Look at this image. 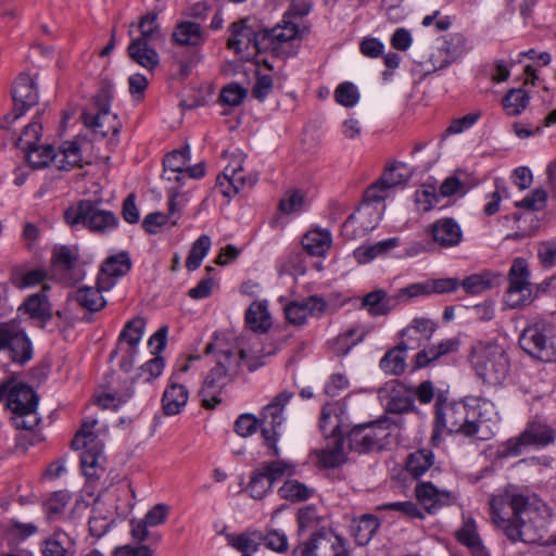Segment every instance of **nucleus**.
Returning a JSON list of instances; mask_svg holds the SVG:
<instances>
[{
	"instance_id": "obj_1",
	"label": "nucleus",
	"mask_w": 556,
	"mask_h": 556,
	"mask_svg": "<svg viewBox=\"0 0 556 556\" xmlns=\"http://www.w3.org/2000/svg\"><path fill=\"white\" fill-rule=\"evenodd\" d=\"M492 523L513 543L535 544L544 539V519L527 492L508 485L490 498Z\"/></svg>"
},
{
	"instance_id": "obj_2",
	"label": "nucleus",
	"mask_w": 556,
	"mask_h": 556,
	"mask_svg": "<svg viewBox=\"0 0 556 556\" xmlns=\"http://www.w3.org/2000/svg\"><path fill=\"white\" fill-rule=\"evenodd\" d=\"M229 33L227 47L243 61H252L258 53L266 51L279 54L283 43L296 38L299 26L283 18L281 24L267 28L256 18L247 17L232 23L229 26Z\"/></svg>"
},
{
	"instance_id": "obj_3",
	"label": "nucleus",
	"mask_w": 556,
	"mask_h": 556,
	"mask_svg": "<svg viewBox=\"0 0 556 556\" xmlns=\"http://www.w3.org/2000/svg\"><path fill=\"white\" fill-rule=\"evenodd\" d=\"M205 353L214 354L216 364L205 377L199 394L203 407L213 409L222 402L223 388L238 375L247 352L235 343L216 339L206 345Z\"/></svg>"
},
{
	"instance_id": "obj_4",
	"label": "nucleus",
	"mask_w": 556,
	"mask_h": 556,
	"mask_svg": "<svg viewBox=\"0 0 556 556\" xmlns=\"http://www.w3.org/2000/svg\"><path fill=\"white\" fill-rule=\"evenodd\" d=\"M486 404V402H477L475 405L447 403L438 407L431 437L432 442L438 444L443 432L460 433L465 437H477L483 440L484 438L479 435V430L482 425L481 408Z\"/></svg>"
},
{
	"instance_id": "obj_5",
	"label": "nucleus",
	"mask_w": 556,
	"mask_h": 556,
	"mask_svg": "<svg viewBox=\"0 0 556 556\" xmlns=\"http://www.w3.org/2000/svg\"><path fill=\"white\" fill-rule=\"evenodd\" d=\"M9 387V382L0 384V400L7 397L8 407L14 414V425L26 430L34 429L40 421L37 414V394L25 383Z\"/></svg>"
},
{
	"instance_id": "obj_6",
	"label": "nucleus",
	"mask_w": 556,
	"mask_h": 556,
	"mask_svg": "<svg viewBox=\"0 0 556 556\" xmlns=\"http://www.w3.org/2000/svg\"><path fill=\"white\" fill-rule=\"evenodd\" d=\"M471 365L477 375L490 384L502 383L509 372V359L503 346L479 342L472 348Z\"/></svg>"
},
{
	"instance_id": "obj_7",
	"label": "nucleus",
	"mask_w": 556,
	"mask_h": 556,
	"mask_svg": "<svg viewBox=\"0 0 556 556\" xmlns=\"http://www.w3.org/2000/svg\"><path fill=\"white\" fill-rule=\"evenodd\" d=\"M140 36L134 38L127 48L129 58L148 71H153L160 63L156 50L152 42L163 39L157 24V13L151 12L142 15L138 22Z\"/></svg>"
},
{
	"instance_id": "obj_8",
	"label": "nucleus",
	"mask_w": 556,
	"mask_h": 556,
	"mask_svg": "<svg viewBox=\"0 0 556 556\" xmlns=\"http://www.w3.org/2000/svg\"><path fill=\"white\" fill-rule=\"evenodd\" d=\"M98 424L96 418H86L83 420L80 429L76 432L72 447L83 450L80 455V466L84 475L88 479H98L100 471H103L101 460L103 457V444L93 432Z\"/></svg>"
},
{
	"instance_id": "obj_9",
	"label": "nucleus",
	"mask_w": 556,
	"mask_h": 556,
	"mask_svg": "<svg viewBox=\"0 0 556 556\" xmlns=\"http://www.w3.org/2000/svg\"><path fill=\"white\" fill-rule=\"evenodd\" d=\"M519 345L532 358L553 362L556 359V329L545 321L529 325L519 337Z\"/></svg>"
},
{
	"instance_id": "obj_10",
	"label": "nucleus",
	"mask_w": 556,
	"mask_h": 556,
	"mask_svg": "<svg viewBox=\"0 0 556 556\" xmlns=\"http://www.w3.org/2000/svg\"><path fill=\"white\" fill-rule=\"evenodd\" d=\"M64 219L71 226L83 225L96 232H105L118 225L114 213L101 210L99 204L84 200L64 212Z\"/></svg>"
},
{
	"instance_id": "obj_11",
	"label": "nucleus",
	"mask_w": 556,
	"mask_h": 556,
	"mask_svg": "<svg viewBox=\"0 0 556 556\" xmlns=\"http://www.w3.org/2000/svg\"><path fill=\"white\" fill-rule=\"evenodd\" d=\"M555 441L554 430L541 421H531L526 429L516 438L504 442L498 448L501 457L518 456L526 446H546Z\"/></svg>"
},
{
	"instance_id": "obj_12",
	"label": "nucleus",
	"mask_w": 556,
	"mask_h": 556,
	"mask_svg": "<svg viewBox=\"0 0 556 556\" xmlns=\"http://www.w3.org/2000/svg\"><path fill=\"white\" fill-rule=\"evenodd\" d=\"M0 351H7L9 358L18 365L33 358L31 341L16 320L0 323Z\"/></svg>"
},
{
	"instance_id": "obj_13",
	"label": "nucleus",
	"mask_w": 556,
	"mask_h": 556,
	"mask_svg": "<svg viewBox=\"0 0 556 556\" xmlns=\"http://www.w3.org/2000/svg\"><path fill=\"white\" fill-rule=\"evenodd\" d=\"M293 393L282 391L277 394L271 402L266 405L261 413L262 437L266 445L271 450V455L278 457L280 450L277 446L279 437L278 428L283 424L282 416L286 405L292 399Z\"/></svg>"
},
{
	"instance_id": "obj_14",
	"label": "nucleus",
	"mask_w": 556,
	"mask_h": 556,
	"mask_svg": "<svg viewBox=\"0 0 556 556\" xmlns=\"http://www.w3.org/2000/svg\"><path fill=\"white\" fill-rule=\"evenodd\" d=\"M146 331V320L141 317H136L126 323L122 332L119 333L116 348L111 352L110 359L112 361L118 354H122L119 367L124 371H129L134 367L135 356L138 352L139 343Z\"/></svg>"
},
{
	"instance_id": "obj_15",
	"label": "nucleus",
	"mask_w": 556,
	"mask_h": 556,
	"mask_svg": "<svg viewBox=\"0 0 556 556\" xmlns=\"http://www.w3.org/2000/svg\"><path fill=\"white\" fill-rule=\"evenodd\" d=\"M530 273L525 258H516L508 273V288L505 303L511 308L529 305L532 301Z\"/></svg>"
},
{
	"instance_id": "obj_16",
	"label": "nucleus",
	"mask_w": 556,
	"mask_h": 556,
	"mask_svg": "<svg viewBox=\"0 0 556 556\" xmlns=\"http://www.w3.org/2000/svg\"><path fill=\"white\" fill-rule=\"evenodd\" d=\"M429 243L438 250H451L459 247L464 241V231L459 223L453 217H442L425 228Z\"/></svg>"
},
{
	"instance_id": "obj_17",
	"label": "nucleus",
	"mask_w": 556,
	"mask_h": 556,
	"mask_svg": "<svg viewBox=\"0 0 556 556\" xmlns=\"http://www.w3.org/2000/svg\"><path fill=\"white\" fill-rule=\"evenodd\" d=\"M387 435L388 432L382 422L374 421L354 426L348 434V441L351 450L369 453L380 450Z\"/></svg>"
},
{
	"instance_id": "obj_18",
	"label": "nucleus",
	"mask_w": 556,
	"mask_h": 556,
	"mask_svg": "<svg viewBox=\"0 0 556 556\" xmlns=\"http://www.w3.org/2000/svg\"><path fill=\"white\" fill-rule=\"evenodd\" d=\"M418 503L428 514H435L442 507L455 503L456 495L447 490L438 489L432 482H420L415 486Z\"/></svg>"
},
{
	"instance_id": "obj_19",
	"label": "nucleus",
	"mask_w": 556,
	"mask_h": 556,
	"mask_svg": "<svg viewBox=\"0 0 556 556\" xmlns=\"http://www.w3.org/2000/svg\"><path fill=\"white\" fill-rule=\"evenodd\" d=\"M401 293L402 288L391 296L388 295L386 290L377 289L363 296L361 306L367 309L368 314L372 317L386 316L401 303L410 300L406 295L402 296Z\"/></svg>"
},
{
	"instance_id": "obj_20",
	"label": "nucleus",
	"mask_w": 556,
	"mask_h": 556,
	"mask_svg": "<svg viewBox=\"0 0 556 556\" xmlns=\"http://www.w3.org/2000/svg\"><path fill=\"white\" fill-rule=\"evenodd\" d=\"M131 268V260L127 252H121L109 256L101 265L98 274V286L104 290H111L116 280L125 276Z\"/></svg>"
},
{
	"instance_id": "obj_21",
	"label": "nucleus",
	"mask_w": 556,
	"mask_h": 556,
	"mask_svg": "<svg viewBox=\"0 0 556 556\" xmlns=\"http://www.w3.org/2000/svg\"><path fill=\"white\" fill-rule=\"evenodd\" d=\"M378 223L377 212L367 205L348 217L341 227V235L348 240H354L374 230Z\"/></svg>"
},
{
	"instance_id": "obj_22",
	"label": "nucleus",
	"mask_w": 556,
	"mask_h": 556,
	"mask_svg": "<svg viewBox=\"0 0 556 556\" xmlns=\"http://www.w3.org/2000/svg\"><path fill=\"white\" fill-rule=\"evenodd\" d=\"M327 308L326 301L318 296L312 295L303 301L290 302L285 307L287 320L295 326L305 324L308 316H320Z\"/></svg>"
},
{
	"instance_id": "obj_23",
	"label": "nucleus",
	"mask_w": 556,
	"mask_h": 556,
	"mask_svg": "<svg viewBox=\"0 0 556 556\" xmlns=\"http://www.w3.org/2000/svg\"><path fill=\"white\" fill-rule=\"evenodd\" d=\"M258 180L257 175H250L245 177L243 175V168L240 164L228 165L222 175L217 177V188L222 194L226 198H231L239 192V190L245 186L253 187Z\"/></svg>"
},
{
	"instance_id": "obj_24",
	"label": "nucleus",
	"mask_w": 556,
	"mask_h": 556,
	"mask_svg": "<svg viewBox=\"0 0 556 556\" xmlns=\"http://www.w3.org/2000/svg\"><path fill=\"white\" fill-rule=\"evenodd\" d=\"M13 106L22 109L26 113L38 104V87L34 78L26 73H21L12 87Z\"/></svg>"
},
{
	"instance_id": "obj_25",
	"label": "nucleus",
	"mask_w": 556,
	"mask_h": 556,
	"mask_svg": "<svg viewBox=\"0 0 556 556\" xmlns=\"http://www.w3.org/2000/svg\"><path fill=\"white\" fill-rule=\"evenodd\" d=\"M459 280L457 278L429 279L424 282H416L402 288L401 295H406L413 299L433 293H453L459 288Z\"/></svg>"
},
{
	"instance_id": "obj_26",
	"label": "nucleus",
	"mask_w": 556,
	"mask_h": 556,
	"mask_svg": "<svg viewBox=\"0 0 556 556\" xmlns=\"http://www.w3.org/2000/svg\"><path fill=\"white\" fill-rule=\"evenodd\" d=\"M81 119L85 126L91 128L94 134L100 135L102 138L109 135L116 136L122 129V123L117 114L108 111H98L97 114L83 112Z\"/></svg>"
},
{
	"instance_id": "obj_27",
	"label": "nucleus",
	"mask_w": 556,
	"mask_h": 556,
	"mask_svg": "<svg viewBox=\"0 0 556 556\" xmlns=\"http://www.w3.org/2000/svg\"><path fill=\"white\" fill-rule=\"evenodd\" d=\"M437 328L438 324L434 320L425 317H416L406 328L401 330L400 334L402 338H405V340H403L404 342L415 345V350L430 341Z\"/></svg>"
},
{
	"instance_id": "obj_28",
	"label": "nucleus",
	"mask_w": 556,
	"mask_h": 556,
	"mask_svg": "<svg viewBox=\"0 0 556 556\" xmlns=\"http://www.w3.org/2000/svg\"><path fill=\"white\" fill-rule=\"evenodd\" d=\"M396 166H391L384 174L372 184L365 192V200L367 202H380L388 197L387 191L399 185H404L408 177L396 172Z\"/></svg>"
},
{
	"instance_id": "obj_29",
	"label": "nucleus",
	"mask_w": 556,
	"mask_h": 556,
	"mask_svg": "<svg viewBox=\"0 0 556 556\" xmlns=\"http://www.w3.org/2000/svg\"><path fill=\"white\" fill-rule=\"evenodd\" d=\"M457 541L467 546L472 556H491L483 545L472 518H464L462 527L456 531Z\"/></svg>"
},
{
	"instance_id": "obj_30",
	"label": "nucleus",
	"mask_w": 556,
	"mask_h": 556,
	"mask_svg": "<svg viewBox=\"0 0 556 556\" xmlns=\"http://www.w3.org/2000/svg\"><path fill=\"white\" fill-rule=\"evenodd\" d=\"M43 556H75V540L62 530H55L42 544Z\"/></svg>"
},
{
	"instance_id": "obj_31",
	"label": "nucleus",
	"mask_w": 556,
	"mask_h": 556,
	"mask_svg": "<svg viewBox=\"0 0 556 556\" xmlns=\"http://www.w3.org/2000/svg\"><path fill=\"white\" fill-rule=\"evenodd\" d=\"M414 346L401 341L395 348L389 350L380 359L381 370L387 375L401 376L406 369L405 352L414 350Z\"/></svg>"
},
{
	"instance_id": "obj_32",
	"label": "nucleus",
	"mask_w": 556,
	"mask_h": 556,
	"mask_svg": "<svg viewBox=\"0 0 556 556\" xmlns=\"http://www.w3.org/2000/svg\"><path fill=\"white\" fill-rule=\"evenodd\" d=\"M52 262L59 270L72 275L75 280H80L83 274L79 268V256L76 248L62 245L53 250Z\"/></svg>"
},
{
	"instance_id": "obj_33",
	"label": "nucleus",
	"mask_w": 556,
	"mask_h": 556,
	"mask_svg": "<svg viewBox=\"0 0 556 556\" xmlns=\"http://www.w3.org/2000/svg\"><path fill=\"white\" fill-rule=\"evenodd\" d=\"M20 311H24L31 319L42 324V327L52 318V307L43 291L29 295Z\"/></svg>"
},
{
	"instance_id": "obj_34",
	"label": "nucleus",
	"mask_w": 556,
	"mask_h": 556,
	"mask_svg": "<svg viewBox=\"0 0 556 556\" xmlns=\"http://www.w3.org/2000/svg\"><path fill=\"white\" fill-rule=\"evenodd\" d=\"M189 399L188 390L185 386L172 382L164 391L162 405L165 415L173 416L181 412Z\"/></svg>"
},
{
	"instance_id": "obj_35",
	"label": "nucleus",
	"mask_w": 556,
	"mask_h": 556,
	"mask_svg": "<svg viewBox=\"0 0 556 556\" xmlns=\"http://www.w3.org/2000/svg\"><path fill=\"white\" fill-rule=\"evenodd\" d=\"M173 40L179 46L200 47L204 41V33L200 24L191 21L178 23L173 31Z\"/></svg>"
},
{
	"instance_id": "obj_36",
	"label": "nucleus",
	"mask_w": 556,
	"mask_h": 556,
	"mask_svg": "<svg viewBox=\"0 0 556 556\" xmlns=\"http://www.w3.org/2000/svg\"><path fill=\"white\" fill-rule=\"evenodd\" d=\"M328 446L316 451L317 463L323 468H336L344 463L343 435L328 438Z\"/></svg>"
},
{
	"instance_id": "obj_37",
	"label": "nucleus",
	"mask_w": 556,
	"mask_h": 556,
	"mask_svg": "<svg viewBox=\"0 0 556 556\" xmlns=\"http://www.w3.org/2000/svg\"><path fill=\"white\" fill-rule=\"evenodd\" d=\"M400 244L397 237L389 238L370 245H361L353 252L358 264H367L377 257L388 254Z\"/></svg>"
},
{
	"instance_id": "obj_38",
	"label": "nucleus",
	"mask_w": 556,
	"mask_h": 556,
	"mask_svg": "<svg viewBox=\"0 0 556 556\" xmlns=\"http://www.w3.org/2000/svg\"><path fill=\"white\" fill-rule=\"evenodd\" d=\"M105 291L102 288L97 287H83L75 291L68 296V300L75 301L80 307L89 312L101 311L105 305L106 301L102 295Z\"/></svg>"
},
{
	"instance_id": "obj_39",
	"label": "nucleus",
	"mask_w": 556,
	"mask_h": 556,
	"mask_svg": "<svg viewBox=\"0 0 556 556\" xmlns=\"http://www.w3.org/2000/svg\"><path fill=\"white\" fill-rule=\"evenodd\" d=\"M331 235L327 230L307 231L303 239V249L312 256H324L331 247Z\"/></svg>"
},
{
	"instance_id": "obj_40",
	"label": "nucleus",
	"mask_w": 556,
	"mask_h": 556,
	"mask_svg": "<svg viewBox=\"0 0 556 556\" xmlns=\"http://www.w3.org/2000/svg\"><path fill=\"white\" fill-rule=\"evenodd\" d=\"M379 527V519L374 515L366 514L353 520L351 532L358 545H366Z\"/></svg>"
},
{
	"instance_id": "obj_41",
	"label": "nucleus",
	"mask_w": 556,
	"mask_h": 556,
	"mask_svg": "<svg viewBox=\"0 0 556 556\" xmlns=\"http://www.w3.org/2000/svg\"><path fill=\"white\" fill-rule=\"evenodd\" d=\"M498 278L500 275H495L490 271H483L466 277L462 282H459V285L468 294L477 295L493 288L496 285V280Z\"/></svg>"
},
{
	"instance_id": "obj_42",
	"label": "nucleus",
	"mask_w": 556,
	"mask_h": 556,
	"mask_svg": "<svg viewBox=\"0 0 556 556\" xmlns=\"http://www.w3.org/2000/svg\"><path fill=\"white\" fill-rule=\"evenodd\" d=\"M245 321L254 331L265 332L271 325L265 302H253L245 313Z\"/></svg>"
},
{
	"instance_id": "obj_43",
	"label": "nucleus",
	"mask_w": 556,
	"mask_h": 556,
	"mask_svg": "<svg viewBox=\"0 0 556 556\" xmlns=\"http://www.w3.org/2000/svg\"><path fill=\"white\" fill-rule=\"evenodd\" d=\"M315 548H317V556H350L345 542L341 536H328L320 531Z\"/></svg>"
},
{
	"instance_id": "obj_44",
	"label": "nucleus",
	"mask_w": 556,
	"mask_h": 556,
	"mask_svg": "<svg viewBox=\"0 0 556 556\" xmlns=\"http://www.w3.org/2000/svg\"><path fill=\"white\" fill-rule=\"evenodd\" d=\"M261 468L266 473L273 485L283 478H290L296 473V465L286 459L264 462Z\"/></svg>"
},
{
	"instance_id": "obj_45",
	"label": "nucleus",
	"mask_w": 556,
	"mask_h": 556,
	"mask_svg": "<svg viewBox=\"0 0 556 556\" xmlns=\"http://www.w3.org/2000/svg\"><path fill=\"white\" fill-rule=\"evenodd\" d=\"M433 453L430 450L421 448L408 456L406 469L417 478L422 476L433 465Z\"/></svg>"
},
{
	"instance_id": "obj_46",
	"label": "nucleus",
	"mask_w": 556,
	"mask_h": 556,
	"mask_svg": "<svg viewBox=\"0 0 556 556\" xmlns=\"http://www.w3.org/2000/svg\"><path fill=\"white\" fill-rule=\"evenodd\" d=\"M314 493V490L306 486L304 483L288 479L278 490V494L281 498L291 502H303L307 501Z\"/></svg>"
},
{
	"instance_id": "obj_47",
	"label": "nucleus",
	"mask_w": 556,
	"mask_h": 556,
	"mask_svg": "<svg viewBox=\"0 0 556 556\" xmlns=\"http://www.w3.org/2000/svg\"><path fill=\"white\" fill-rule=\"evenodd\" d=\"M26 152V160L34 169L48 166L54 159V149L52 146L33 144L23 149Z\"/></svg>"
},
{
	"instance_id": "obj_48",
	"label": "nucleus",
	"mask_w": 556,
	"mask_h": 556,
	"mask_svg": "<svg viewBox=\"0 0 556 556\" xmlns=\"http://www.w3.org/2000/svg\"><path fill=\"white\" fill-rule=\"evenodd\" d=\"M212 245L211 238L207 235L200 236L192 244L191 250L186 260V267L193 271L198 269L207 255Z\"/></svg>"
},
{
	"instance_id": "obj_49",
	"label": "nucleus",
	"mask_w": 556,
	"mask_h": 556,
	"mask_svg": "<svg viewBox=\"0 0 556 556\" xmlns=\"http://www.w3.org/2000/svg\"><path fill=\"white\" fill-rule=\"evenodd\" d=\"M528 104L529 96L522 89H510L502 99V105L510 116L519 115Z\"/></svg>"
},
{
	"instance_id": "obj_50",
	"label": "nucleus",
	"mask_w": 556,
	"mask_h": 556,
	"mask_svg": "<svg viewBox=\"0 0 556 556\" xmlns=\"http://www.w3.org/2000/svg\"><path fill=\"white\" fill-rule=\"evenodd\" d=\"M319 428L326 439L333 438V435H343L339 416L334 414L332 406L326 405L323 407Z\"/></svg>"
},
{
	"instance_id": "obj_51",
	"label": "nucleus",
	"mask_w": 556,
	"mask_h": 556,
	"mask_svg": "<svg viewBox=\"0 0 556 556\" xmlns=\"http://www.w3.org/2000/svg\"><path fill=\"white\" fill-rule=\"evenodd\" d=\"M271 488L273 483L260 467V469L253 471L247 490L253 498L262 500Z\"/></svg>"
},
{
	"instance_id": "obj_52",
	"label": "nucleus",
	"mask_w": 556,
	"mask_h": 556,
	"mask_svg": "<svg viewBox=\"0 0 556 556\" xmlns=\"http://www.w3.org/2000/svg\"><path fill=\"white\" fill-rule=\"evenodd\" d=\"M262 535L261 534H239V535H228V543L235 547L236 549L242 552L243 554H251L256 552L261 545Z\"/></svg>"
},
{
	"instance_id": "obj_53",
	"label": "nucleus",
	"mask_w": 556,
	"mask_h": 556,
	"mask_svg": "<svg viewBox=\"0 0 556 556\" xmlns=\"http://www.w3.org/2000/svg\"><path fill=\"white\" fill-rule=\"evenodd\" d=\"M190 159L189 149L175 150L168 153L164 161L163 165L165 167V173H175L178 172L185 175L186 164Z\"/></svg>"
},
{
	"instance_id": "obj_54",
	"label": "nucleus",
	"mask_w": 556,
	"mask_h": 556,
	"mask_svg": "<svg viewBox=\"0 0 556 556\" xmlns=\"http://www.w3.org/2000/svg\"><path fill=\"white\" fill-rule=\"evenodd\" d=\"M248 91L239 84L231 83L225 86L219 93V102L229 105L238 106L245 99Z\"/></svg>"
},
{
	"instance_id": "obj_55",
	"label": "nucleus",
	"mask_w": 556,
	"mask_h": 556,
	"mask_svg": "<svg viewBox=\"0 0 556 556\" xmlns=\"http://www.w3.org/2000/svg\"><path fill=\"white\" fill-rule=\"evenodd\" d=\"M377 510H395L409 518L424 519L425 514L414 502H392L377 506Z\"/></svg>"
},
{
	"instance_id": "obj_56",
	"label": "nucleus",
	"mask_w": 556,
	"mask_h": 556,
	"mask_svg": "<svg viewBox=\"0 0 556 556\" xmlns=\"http://www.w3.org/2000/svg\"><path fill=\"white\" fill-rule=\"evenodd\" d=\"M334 97L341 105L351 108L357 103L359 94L352 83H342L337 87Z\"/></svg>"
},
{
	"instance_id": "obj_57",
	"label": "nucleus",
	"mask_w": 556,
	"mask_h": 556,
	"mask_svg": "<svg viewBox=\"0 0 556 556\" xmlns=\"http://www.w3.org/2000/svg\"><path fill=\"white\" fill-rule=\"evenodd\" d=\"M41 130L42 126L39 123V121H33L31 123H29L25 127L22 136L18 137L16 143L17 147H20L23 150L29 148L33 144H36L40 139Z\"/></svg>"
},
{
	"instance_id": "obj_58",
	"label": "nucleus",
	"mask_w": 556,
	"mask_h": 556,
	"mask_svg": "<svg viewBox=\"0 0 556 556\" xmlns=\"http://www.w3.org/2000/svg\"><path fill=\"white\" fill-rule=\"evenodd\" d=\"M164 369V359L161 356H154L152 359L144 363L140 368L137 379L143 378L144 382H150L157 378Z\"/></svg>"
},
{
	"instance_id": "obj_59",
	"label": "nucleus",
	"mask_w": 556,
	"mask_h": 556,
	"mask_svg": "<svg viewBox=\"0 0 556 556\" xmlns=\"http://www.w3.org/2000/svg\"><path fill=\"white\" fill-rule=\"evenodd\" d=\"M258 426H261V419L258 420L252 414H242L235 422V431L240 437L247 438L255 433Z\"/></svg>"
},
{
	"instance_id": "obj_60",
	"label": "nucleus",
	"mask_w": 556,
	"mask_h": 556,
	"mask_svg": "<svg viewBox=\"0 0 556 556\" xmlns=\"http://www.w3.org/2000/svg\"><path fill=\"white\" fill-rule=\"evenodd\" d=\"M547 193L543 189H535L529 195L516 203V206L530 211H540L546 204Z\"/></svg>"
},
{
	"instance_id": "obj_61",
	"label": "nucleus",
	"mask_w": 556,
	"mask_h": 556,
	"mask_svg": "<svg viewBox=\"0 0 556 556\" xmlns=\"http://www.w3.org/2000/svg\"><path fill=\"white\" fill-rule=\"evenodd\" d=\"M70 500L71 495L68 492H54L45 503V509L48 515H58L63 511Z\"/></svg>"
},
{
	"instance_id": "obj_62",
	"label": "nucleus",
	"mask_w": 556,
	"mask_h": 556,
	"mask_svg": "<svg viewBox=\"0 0 556 556\" xmlns=\"http://www.w3.org/2000/svg\"><path fill=\"white\" fill-rule=\"evenodd\" d=\"M480 113L473 112L469 113L463 117L456 118L452 121L450 126L446 128L445 134L446 135H456L460 134L466 129H469L471 126L476 124V122L479 119Z\"/></svg>"
},
{
	"instance_id": "obj_63",
	"label": "nucleus",
	"mask_w": 556,
	"mask_h": 556,
	"mask_svg": "<svg viewBox=\"0 0 556 556\" xmlns=\"http://www.w3.org/2000/svg\"><path fill=\"white\" fill-rule=\"evenodd\" d=\"M415 198L419 207L422 211L428 212L437 205L440 199V194L435 192L434 188L428 187L417 191Z\"/></svg>"
},
{
	"instance_id": "obj_64",
	"label": "nucleus",
	"mask_w": 556,
	"mask_h": 556,
	"mask_svg": "<svg viewBox=\"0 0 556 556\" xmlns=\"http://www.w3.org/2000/svg\"><path fill=\"white\" fill-rule=\"evenodd\" d=\"M265 544L268 548L283 553L288 551V538L285 532L279 530H271L264 536Z\"/></svg>"
}]
</instances>
